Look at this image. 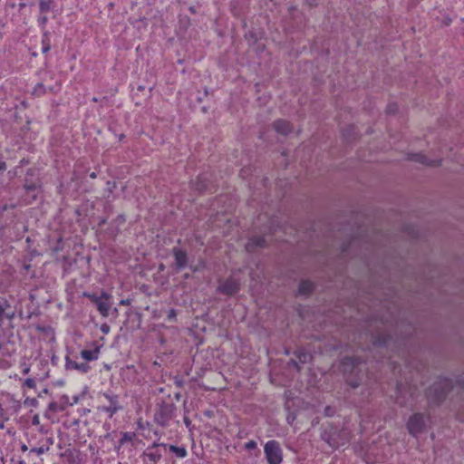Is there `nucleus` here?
Listing matches in <instances>:
<instances>
[{
	"instance_id": "obj_1",
	"label": "nucleus",
	"mask_w": 464,
	"mask_h": 464,
	"mask_svg": "<svg viewBox=\"0 0 464 464\" xmlns=\"http://www.w3.org/2000/svg\"><path fill=\"white\" fill-rule=\"evenodd\" d=\"M84 296L88 297L96 304L97 310L103 317L109 316L110 310L112 306V295L111 294L104 291H102L100 295L84 293Z\"/></svg>"
},
{
	"instance_id": "obj_2",
	"label": "nucleus",
	"mask_w": 464,
	"mask_h": 464,
	"mask_svg": "<svg viewBox=\"0 0 464 464\" xmlns=\"http://www.w3.org/2000/svg\"><path fill=\"white\" fill-rule=\"evenodd\" d=\"M264 453L268 464H280L283 461V450L280 443L275 440L265 444Z\"/></svg>"
},
{
	"instance_id": "obj_3",
	"label": "nucleus",
	"mask_w": 464,
	"mask_h": 464,
	"mask_svg": "<svg viewBox=\"0 0 464 464\" xmlns=\"http://www.w3.org/2000/svg\"><path fill=\"white\" fill-rule=\"evenodd\" d=\"M165 443L154 442L142 454L144 464H157L162 458V450H166Z\"/></svg>"
},
{
	"instance_id": "obj_4",
	"label": "nucleus",
	"mask_w": 464,
	"mask_h": 464,
	"mask_svg": "<svg viewBox=\"0 0 464 464\" xmlns=\"http://www.w3.org/2000/svg\"><path fill=\"white\" fill-rule=\"evenodd\" d=\"M427 420H429V417H426L422 413H414L411 415L406 425L409 433L413 437H417L419 434L422 433L425 430Z\"/></svg>"
},
{
	"instance_id": "obj_5",
	"label": "nucleus",
	"mask_w": 464,
	"mask_h": 464,
	"mask_svg": "<svg viewBox=\"0 0 464 464\" xmlns=\"http://www.w3.org/2000/svg\"><path fill=\"white\" fill-rule=\"evenodd\" d=\"M452 388L451 381L447 378L439 379L429 390V396H433L434 401H440Z\"/></svg>"
},
{
	"instance_id": "obj_6",
	"label": "nucleus",
	"mask_w": 464,
	"mask_h": 464,
	"mask_svg": "<svg viewBox=\"0 0 464 464\" xmlns=\"http://www.w3.org/2000/svg\"><path fill=\"white\" fill-rule=\"evenodd\" d=\"M102 397L106 401V403L99 406L98 410L107 413L109 418H111L121 408L120 406L119 397L112 392H105Z\"/></svg>"
},
{
	"instance_id": "obj_7",
	"label": "nucleus",
	"mask_w": 464,
	"mask_h": 464,
	"mask_svg": "<svg viewBox=\"0 0 464 464\" xmlns=\"http://www.w3.org/2000/svg\"><path fill=\"white\" fill-rule=\"evenodd\" d=\"M398 395L396 401L399 405L403 407H412L413 403V392L411 387L399 386L397 390Z\"/></svg>"
},
{
	"instance_id": "obj_8",
	"label": "nucleus",
	"mask_w": 464,
	"mask_h": 464,
	"mask_svg": "<svg viewBox=\"0 0 464 464\" xmlns=\"http://www.w3.org/2000/svg\"><path fill=\"white\" fill-rule=\"evenodd\" d=\"M239 282L234 277H228L225 281L220 282V284L218 286V292L223 295H232L236 294L239 290Z\"/></svg>"
},
{
	"instance_id": "obj_9",
	"label": "nucleus",
	"mask_w": 464,
	"mask_h": 464,
	"mask_svg": "<svg viewBox=\"0 0 464 464\" xmlns=\"http://www.w3.org/2000/svg\"><path fill=\"white\" fill-rule=\"evenodd\" d=\"M172 254L175 259V266L178 270H181L188 266V254L185 250L173 247Z\"/></svg>"
},
{
	"instance_id": "obj_10",
	"label": "nucleus",
	"mask_w": 464,
	"mask_h": 464,
	"mask_svg": "<svg viewBox=\"0 0 464 464\" xmlns=\"http://www.w3.org/2000/svg\"><path fill=\"white\" fill-rule=\"evenodd\" d=\"M14 311L11 309V305L5 299H0V327L5 318L12 320L14 317Z\"/></svg>"
},
{
	"instance_id": "obj_11",
	"label": "nucleus",
	"mask_w": 464,
	"mask_h": 464,
	"mask_svg": "<svg viewBox=\"0 0 464 464\" xmlns=\"http://www.w3.org/2000/svg\"><path fill=\"white\" fill-rule=\"evenodd\" d=\"M66 370H75L82 373H86L90 371L91 367L87 362H78L72 360L70 357H66L65 360Z\"/></svg>"
},
{
	"instance_id": "obj_12",
	"label": "nucleus",
	"mask_w": 464,
	"mask_h": 464,
	"mask_svg": "<svg viewBox=\"0 0 464 464\" xmlns=\"http://www.w3.org/2000/svg\"><path fill=\"white\" fill-rule=\"evenodd\" d=\"M274 128L277 133L286 135L292 131L291 124L285 120H277L274 122Z\"/></svg>"
},
{
	"instance_id": "obj_13",
	"label": "nucleus",
	"mask_w": 464,
	"mask_h": 464,
	"mask_svg": "<svg viewBox=\"0 0 464 464\" xmlns=\"http://www.w3.org/2000/svg\"><path fill=\"white\" fill-rule=\"evenodd\" d=\"M409 160L429 166H437L440 163L439 160H429L425 155L420 153L410 155Z\"/></svg>"
},
{
	"instance_id": "obj_14",
	"label": "nucleus",
	"mask_w": 464,
	"mask_h": 464,
	"mask_svg": "<svg viewBox=\"0 0 464 464\" xmlns=\"http://www.w3.org/2000/svg\"><path fill=\"white\" fill-rule=\"evenodd\" d=\"M265 246V239L261 237H254L250 238L248 243L246 245V249L248 252L254 251L256 247H263Z\"/></svg>"
},
{
	"instance_id": "obj_15",
	"label": "nucleus",
	"mask_w": 464,
	"mask_h": 464,
	"mask_svg": "<svg viewBox=\"0 0 464 464\" xmlns=\"http://www.w3.org/2000/svg\"><path fill=\"white\" fill-rule=\"evenodd\" d=\"M24 189L30 195V198H31L30 200L25 199L27 201V203H31V200L34 199L36 198V196L40 190L38 184L34 183V182H32V183L26 182L24 184Z\"/></svg>"
},
{
	"instance_id": "obj_16",
	"label": "nucleus",
	"mask_w": 464,
	"mask_h": 464,
	"mask_svg": "<svg viewBox=\"0 0 464 464\" xmlns=\"http://www.w3.org/2000/svg\"><path fill=\"white\" fill-rule=\"evenodd\" d=\"M100 353L99 347L95 348L94 350H82L81 352V356L85 361H93L98 359Z\"/></svg>"
},
{
	"instance_id": "obj_17",
	"label": "nucleus",
	"mask_w": 464,
	"mask_h": 464,
	"mask_svg": "<svg viewBox=\"0 0 464 464\" xmlns=\"http://www.w3.org/2000/svg\"><path fill=\"white\" fill-rule=\"evenodd\" d=\"M46 441H47V445H42L40 447L32 448L29 451V455L32 453H35L37 455H42V454L47 452L50 449V445L53 444V440L49 438L46 440Z\"/></svg>"
},
{
	"instance_id": "obj_18",
	"label": "nucleus",
	"mask_w": 464,
	"mask_h": 464,
	"mask_svg": "<svg viewBox=\"0 0 464 464\" xmlns=\"http://www.w3.org/2000/svg\"><path fill=\"white\" fill-rule=\"evenodd\" d=\"M134 436H135V434L131 433V432H127V431L126 432H122L121 433V438L119 440L118 445L115 446V450L117 451H119L121 447L123 446L126 442L131 441L133 440Z\"/></svg>"
},
{
	"instance_id": "obj_19",
	"label": "nucleus",
	"mask_w": 464,
	"mask_h": 464,
	"mask_svg": "<svg viewBox=\"0 0 464 464\" xmlns=\"http://www.w3.org/2000/svg\"><path fill=\"white\" fill-rule=\"evenodd\" d=\"M314 284L310 281H303L299 285L298 291L301 295H307L313 291Z\"/></svg>"
},
{
	"instance_id": "obj_20",
	"label": "nucleus",
	"mask_w": 464,
	"mask_h": 464,
	"mask_svg": "<svg viewBox=\"0 0 464 464\" xmlns=\"http://www.w3.org/2000/svg\"><path fill=\"white\" fill-rule=\"evenodd\" d=\"M42 51L44 53L49 52L51 50V41H50V34L48 32H44L42 39Z\"/></svg>"
},
{
	"instance_id": "obj_21",
	"label": "nucleus",
	"mask_w": 464,
	"mask_h": 464,
	"mask_svg": "<svg viewBox=\"0 0 464 464\" xmlns=\"http://www.w3.org/2000/svg\"><path fill=\"white\" fill-rule=\"evenodd\" d=\"M169 450L173 452L178 458H185L188 454L187 450L183 447L169 445Z\"/></svg>"
},
{
	"instance_id": "obj_22",
	"label": "nucleus",
	"mask_w": 464,
	"mask_h": 464,
	"mask_svg": "<svg viewBox=\"0 0 464 464\" xmlns=\"http://www.w3.org/2000/svg\"><path fill=\"white\" fill-rule=\"evenodd\" d=\"M52 1L51 0H40L39 9L42 14H45L51 10Z\"/></svg>"
},
{
	"instance_id": "obj_23",
	"label": "nucleus",
	"mask_w": 464,
	"mask_h": 464,
	"mask_svg": "<svg viewBox=\"0 0 464 464\" xmlns=\"http://www.w3.org/2000/svg\"><path fill=\"white\" fill-rule=\"evenodd\" d=\"M390 336L382 334L380 336L373 337V343L377 345H387L389 343Z\"/></svg>"
},
{
	"instance_id": "obj_24",
	"label": "nucleus",
	"mask_w": 464,
	"mask_h": 464,
	"mask_svg": "<svg viewBox=\"0 0 464 464\" xmlns=\"http://www.w3.org/2000/svg\"><path fill=\"white\" fill-rule=\"evenodd\" d=\"M296 356L301 363H305L311 359V354L303 351H298Z\"/></svg>"
},
{
	"instance_id": "obj_25",
	"label": "nucleus",
	"mask_w": 464,
	"mask_h": 464,
	"mask_svg": "<svg viewBox=\"0 0 464 464\" xmlns=\"http://www.w3.org/2000/svg\"><path fill=\"white\" fill-rule=\"evenodd\" d=\"M343 365L345 367L347 365H351L353 368H354L358 363V360L353 357H346L343 360Z\"/></svg>"
},
{
	"instance_id": "obj_26",
	"label": "nucleus",
	"mask_w": 464,
	"mask_h": 464,
	"mask_svg": "<svg viewBox=\"0 0 464 464\" xmlns=\"http://www.w3.org/2000/svg\"><path fill=\"white\" fill-rule=\"evenodd\" d=\"M48 21V18L46 15H42L38 18L39 25L44 28Z\"/></svg>"
},
{
	"instance_id": "obj_27",
	"label": "nucleus",
	"mask_w": 464,
	"mask_h": 464,
	"mask_svg": "<svg viewBox=\"0 0 464 464\" xmlns=\"http://www.w3.org/2000/svg\"><path fill=\"white\" fill-rule=\"evenodd\" d=\"M8 420V417L3 409L2 405L0 404V421H6Z\"/></svg>"
},
{
	"instance_id": "obj_28",
	"label": "nucleus",
	"mask_w": 464,
	"mask_h": 464,
	"mask_svg": "<svg viewBox=\"0 0 464 464\" xmlns=\"http://www.w3.org/2000/svg\"><path fill=\"white\" fill-rule=\"evenodd\" d=\"M246 450H254L256 448V442L255 440H249L245 444Z\"/></svg>"
},
{
	"instance_id": "obj_29",
	"label": "nucleus",
	"mask_w": 464,
	"mask_h": 464,
	"mask_svg": "<svg viewBox=\"0 0 464 464\" xmlns=\"http://www.w3.org/2000/svg\"><path fill=\"white\" fill-rule=\"evenodd\" d=\"M398 110V106L395 103H391L387 106V111L389 113H395Z\"/></svg>"
},
{
	"instance_id": "obj_30",
	"label": "nucleus",
	"mask_w": 464,
	"mask_h": 464,
	"mask_svg": "<svg viewBox=\"0 0 464 464\" xmlns=\"http://www.w3.org/2000/svg\"><path fill=\"white\" fill-rule=\"evenodd\" d=\"M24 384L29 388H34L35 386V382L33 379H26Z\"/></svg>"
},
{
	"instance_id": "obj_31",
	"label": "nucleus",
	"mask_w": 464,
	"mask_h": 464,
	"mask_svg": "<svg viewBox=\"0 0 464 464\" xmlns=\"http://www.w3.org/2000/svg\"><path fill=\"white\" fill-rule=\"evenodd\" d=\"M101 331L103 333V334H108L110 332V326L106 324H103L102 326H101Z\"/></svg>"
},
{
	"instance_id": "obj_32",
	"label": "nucleus",
	"mask_w": 464,
	"mask_h": 464,
	"mask_svg": "<svg viewBox=\"0 0 464 464\" xmlns=\"http://www.w3.org/2000/svg\"><path fill=\"white\" fill-rule=\"evenodd\" d=\"M49 409H50V410H52V411H56V409H57V403H55V402H52V403H50V404H49Z\"/></svg>"
},
{
	"instance_id": "obj_33",
	"label": "nucleus",
	"mask_w": 464,
	"mask_h": 464,
	"mask_svg": "<svg viewBox=\"0 0 464 464\" xmlns=\"http://www.w3.org/2000/svg\"><path fill=\"white\" fill-rule=\"evenodd\" d=\"M175 316H176L175 311H174V310H170V311L169 312V315H168V317H169V319H172V318H174Z\"/></svg>"
},
{
	"instance_id": "obj_34",
	"label": "nucleus",
	"mask_w": 464,
	"mask_h": 464,
	"mask_svg": "<svg viewBox=\"0 0 464 464\" xmlns=\"http://www.w3.org/2000/svg\"><path fill=\"white\" fill-rule=\"evenodd\" d=\"M130 304V301L128 299L126 300H121L120 302V305H129Z\"/></svg>"
},
{
	"instance_id": "obj_35",
	"label": "nucleus",
	"mask_w": 464,
	"mask_h": 464,
	"mask_svg": "<svg viewBox=\"0 0 464 464\" xmlns=\"http://www.w3.org/2000/svg\"><path fill=\"white\" fill-rule=\"evenodd\" d=\"M328 444L332 447V448H337L339 445L337 443H335L334 441H332V440H328Z\"/></svg>"
},
{
	"instance_id": "obj_36",
	"label": "nucleus",
	"mask_w": 464,
	"mask_h": 464,
	"mask_svg": "<svg viewBox=\"0 0 464 464\" xmlns=\"http://www.w3.org/2000/svg\"><path fill=\"white\" fill-rule=\"evenodd\" d=\"M6 169V164L5 162H0V170H5Z\"/></svg>"
},
{
	"instance_id": "obj_37",
	"label": "nucleus",
	"mask_w": 464,
	"mask_h": 464,
	"mask_svg": "<svg viewBox=\"0 0 464 464\" xmlns=\"http://www.w3.org/2000/svg\"><path fill=\"white\" fill-rule=\"evenodd\" d=\"M21 450H22L23 452H25V451H27V450H28V447H27L25 444H22V446H21Z\"/></svg>"
},
{
	"instance_id": "obj_38",
	"label": "nucleus",
	"mask_w": 464,
	"mask_h": 464,
	"mask_svg": "<svg viewBox=\"0 0 464 464\" xmlns=\"http://www.w3.org/2000/svg\"><path fill=\"white\" fill-rule=\"evenodd\" d=\"M4 456H3V452L2 450H0V464H4Z\"/></svg>"
},
{
	"instance_id": "obj_39",
	"label": "nucleus",
	"mask_w": 464,
	"mask_h": 464,
	"mask_svg": "<svg viewBox=\"0 0 464 464\" xmlns=\"http://www.w3.org/2000/svg\"><path fill=\"white\" fill-rule=\"evenodd\" d=\"M5 428V421H0V429H4Z\"/></svg>"
},
{
	"instance_id": "obj_40",
	"label": "nucleus",
	"mask_w": 464,
	"mask_h": 464,
	"mask_svg": "<svg viewBox=\"0 0 464 464\" xmlns=\"http://www.w3.org/2000/svg\"><path fill=\"white\" fill-rule=\"evenodd\" d=\"M291 363H292L293 365H295V366H297V362H296V361H295V360H291Z\"/></svg>"
},
{
	"instance_id": "obj_41",
	"label": "nucleus",
	"mask_w": 464,
	"mask_h": 464,
	"mask_svg": "<svg viewBox=\"0 0 464 464\" xmlns=\"http://www.w3.org/2000/svg\"><path fill=\"white\" fill-rule=\"evenodd\" d=\"M95 177H96L95 173L91 174V178H95Z\"/></svg>"
},
{
	"instance_id": "obj_42",
	"label": "nucleus",
	"mask_w": 464,
	"mask_h": 464,
	"mask_svg": "<svg viewBox=\"0 0 464 464\" xmlns=\"http://www.w3.org/2000/svg\"><path fill=\"white\" fill-rule=\"evenodd\" d=\"M19 464H24V460H20Z\"/></svg>"
},
{
	"instance_id": "obj_43",
	"label": "nucleus",
	"mask_w": 464,
	"mask_h": 464,
	"mask_svg": "<svg viewBox=\"0 0 464 464\" xmlns=\"http://www.w3.org/2000/svg\"><path fill=\"white\" fill-rule=\"evenodd\" d=\"M28 371H29V369H25V370H24V373H27V372H28Z\"/></svg>"
},
{
	"instance_id": "obj_44",
	"label": "nucleus",
	"mask_w": 464,
	"mask_h": 464,
	"mask_svg": "<svg viewBox=\"0 0 464 464\" xmlns=\"http://www.w3.org/2000/svg\"><path fill=\"white\" fill-rule=\"evenodd\" d=\"M118 464H123V463H121V462H119Z\"/></svg>"
}]
</instances>
